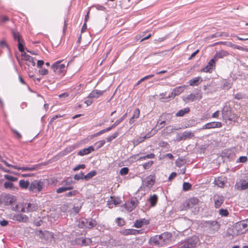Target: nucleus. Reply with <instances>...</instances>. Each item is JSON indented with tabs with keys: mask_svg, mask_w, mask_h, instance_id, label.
Wrapping results in <instances>:
<instances>
[{
	"mask_svg": "<svg viewBox=\"0 0 248 248\" xmlns=\"http://www.w3.org/2000/svg\"><path fill=\"white\" fill-rule=\"evenodd\" d=\"M185 89V86H181L174 88L171 92V94L169 95L168 98L173 99L176 96L181 94Z\"/></svg>",
	"mask_w": 248,
	"mask_h": 248,
	"instance_id": "nucleus-12",
	"label": "nucleus"
},
{
	"mask_svg": "<svg viewBox=\"0 0 248 248\" xmlns=\"http://www.w3.org/2000/svg\"><path fill=\"white\" fill-rule=\"evenodd\" d=\"M166 124H167V122H166V120H159V119L156 126H158L159 128L160 129L162 128Z\"/></svg>",
	"mask_w": 248,
	"mask_h": 248,
	"instance_id": "nucleus-43",
	"label": "nucleus"
},
{
	"mask_svg": "<svg viewBox=\"0 0 248 248\" xmlns=\"http://www.w3.org/2000/svg\"><path fill=\"white\" fill-rule=\"evenodd\" d=\"M66 191V188L65 187H59L56 190L57 193H61Z\"/></svg>",
	"mask_w": 248,
	"mask_h": 248,
	"instance_id": "nucleus-60",
	"label": "nucleus"
},
{
	"mask_svg": "<svg viewBox=\"0 0 248 248\" xmlns=\"http://www.w3.org/2000/svg\"><path fill=\"white\" fill-rule=\"evenodd\" d=\"M21 56L23 60L28 62L29 63L28 64L29 65H30V63H31L32 66H34L35 65V62L34 61L33 58L26 54V52L22 53Z\"/></svg>",
	"mask_w": 248,
	"mask_h": 248,
	"instance_id": "nucleus-19",
	"label": "nucleus"
},
{
	"mask_svg": "<svg viewBox=\"0 0 248 248\" xmlns=\"http://www.w3.org/2000/svg\"><path fill=\"white\" fill-rule=\"evenodd\" d=\"M4 186L7 189H12L14 186V185L11 182L6 181L4 184Z\"/></svg>",
	"mask_w": 248,
	"mask_h": 248,
	"instance_id": "nucleus-44",
	"label": "nucleus"
},
{
	"mask_svg": "<svg viewBox=\"0 0 248 248\" xmlns=\"http://www.w3.org/2000/svg\"><path fill=\"white\" fill-rule=\"evenodd\" d=\"M171 237V233L164 232L159 235H156L152 237L150 241L152 244L155 246L163 247L170 242Z\"/></svg>",
	"mask_w": 248,
	"mask_h": 248,
	"instance_id": "nucleus-1",
	"label": "nucleus"
},
{
	"mask_svg": "<svg viewBox=\"0 0 248 248\" xmlns=\"http://www.w3.org/2000/svg\"><path fill=\"white\" fill-rule=\"evenodd\" d=\"M129 169L127 167H124L121 169L120 174L121 175H125L128 173Z\"/></svg>",
	"mask_w": 248,
	"mask_h": 248,
	"instance_id": "nucleus-48",
	"label": "nucleus"
},
{
	"mask_svg": "<svg viewBox=\"0 0 248 248\" xmlns=\"http://www.w3.org/2000/svg\"><path fill=\"white\" fill-rule=\"evenodd\" d=\"M105 91H99L98 90H93L91 92L88 96L89 98H97L100 96L103 95Z\"/></svg>",
	"mask_w": 248,
	"mask_h": 248,
	"instance_id": "nucleus-16",
	"label": "nucleus"
},
{
	"mask_svg": "<svg viewBox=\"0 0 248 248\" xmlns=\"http://www.w3.org/2000/svg\"><path fill=\"white\" fill-rule=\"evenodd\" d=\"M12 168L22 171H33L35 170V167H18L17 166H12Z\"/></svg>",
	"mask_w": 248,
	"mask_h": 248,
	"instance_id": "nucleus-30",
	"label": "nucleus"
},
{
	"mask_svg": "<svg viewBox=\"0 0 248 248\" xmlns=\"http://www.w3.org/2000/svg\"><path fill=\"white\" fill-rule=\"evenodd\" d=\"M158 200L157 196L154 194L153 196H151L149 199V202H150L151 205L152 206H154L155 205Z\"/></svg>",
	"mask_w": 248,
	"mask_h": 248,
	"instance_id": "nucleus-31",
	"label": "nucleus"
},
{
	"mask_svg": "<svg viewBox=\"0 0 248 248\" xmlns=\"http://www.w3.org/2000/svg\"><path fill=\"white\" fill-rule=\"evenodd\" d=\"M38 235L40 237L44 239L46 241H51L53 238V235L48 231H45L43 232L42 231H40Z\"/></svg>",
	"mask_w": 248,
	"mask_h": 248,
	"instance_id": "nucleus-14",
	"label": "nucleus"
},
{
	"mask_svg": "<svg viewBox=\"0 0 248 248\" xmlns=\"http://www.w3.org/2000/svg\"><path fill=\"white\" fill-rule=\"evenodd\" d=\"M231 86V83L227 80H224L222 82V88L224 90H229Z\"/></svg>",
	"mask_w": 248,
	"mask_h": 248,
	"instance_id": "nucleus-37",
	"label": "nucleus"
},
{
	"mask_svg": "<svg viewBox=\"0 0 248 248\" xmlns=\"http://www.w3.org/2000/svg\"><path fill=\"white\" fill-rule=\"evenodd\" d=\"M198 241V238L196 236L190 237L183 242L179 248H194L196 246Z\"/></svg>",
	"mask_w": 248,
	"mask_h": 248,
	"instance_id": "nucleus-4",
	"label": "nucleus"
},
{
	"mask_svg": "<svg viewBox=\"0 0 248 248\" xmlns=\"http://www.w3.org/2000/svg\"><path fill=\"white\" fill-rule=\"evenodd\" d=\"M154 162L153 161H150L147 163H145L143 165V167L144 169L146 170L149 169L152 165L153 164Z\"/></svg>",
	"mask_w": 248,
	"mask_h": 248,
	"instance_id": "nucleus-49",
	"label": "nucleus"
},
{
	"mask_svg": "<svg viewBox=\"0 0 248 248\" xmlns=\"http://www.w3.org/2000/svg\"><path fill=\"white\" fill-rule=\"evenodd\" d=\"M155 179L154 175H150L148 176L144 180L145 186L149 187H152L155 183Z\"/></svg>",
	"mask_w": 248,
	"mask_h": 248,
	"instance_id": "nucleus-17",
	"label": "nucleus"
},
{
	"mask_svg": "<svg viewBox=\"0 0 248 248\" xmlns=\"http://www.w3.org/2000/svg\"><path fill=\"white\" fill-rule=\"evenodd\" d=\"M0 46L1 47H6L8 48V45L5 40H1L0 41Z\"/></svg>",
	"mask_w": 248,
	"mask_h": 248,
	"instance_id": "nucleus-62",
	"label": "nucleus"
},
{
	"mask_svg": "<svg viewBox=\"0 0 248 248\" xmlns=\"http://www.w3.org/2000/svg\"><path fill=\"white\" fill-rule=\"evenodd\" d=\"M149 221L145 219L137 220L134 224V227L137 228H141L143 224H148Z\"/></svg>",
	"mask_w": 248,
	"mask_h": 248,
	"instance_id": "nucleus-20",
	"label": "nucleus"
},
{
	"mask_svg": "<svg viewBox=\"0 0 248 248\" xmlns=\"http://www.w3.org/2000/svg\"><path fill=\"white\" fill-rule=\"evenodd\" d=\"M118 135H119V132H116L113 135H112L111 136H109L106 139H107V141L108 142H110L113 140H114V139L116 138L118 136Z\"/></svg>",
	"mask_w": 248,
	"mask_h": 248,
	"instance_id": "nucleus-41",
	"label": "nucleus"
},
{
	"mask_svg": "<svg viewBox=\"0 0 248 248\" xmlns=\"http://www.w3.org/2000/svg\"><path fill=\"white\" fill-rule=\"evenodd\" d=\"M18 48L19 50L22 53H23L24 52V46L22 44L21 41H19V42H18Z\"/></svg>",
	"mask_w": 248,
	"mask_h": 248,
	"instance_id": "nucleus-52",
	"label": "nucleus"
},
{
	"mask_svg": "<svg viewBox=\"0 0 248 248\" xmlns=\"http://www.w3.org/2000/svg\"><path fill=\"white\" fill-rule=\"evenodd\" d=\"M172 119V115L170 113L163 114L159 117V120H164L169 124Z\"/></svg>",
	"mask_w": 248,
	"mask_h": 248,
	"instance_id": "nucleus-26",
	"label": "nucleus"
},
{
	"mask_svg": "<svg viewBox=\"0 0 248 248\" xmlns=\"http://www.w3.org/2000/svg\"><path fill=\"white\" fill-rule=\"evenodd\" d=\"M24 204L26 207L27 212L34 211L36 210L37 208L36 206L34 204L32 203H25Z\"/></svg>",
	"mask_w": 248,
	"mask_h": 248,
	"instance_id": "nucleus-25",
	"label": "nucleus"
},
{
	"mask_svg": "<svg viewBox=\"0 0 248 248\" xmlns=\"http://www.w3.org/2000/svg\"><path fill=\"white\" fill-rule=\"evenodd\" d=\"M4 177L6 180L10 181L11 182L16 181L17 180V178L16 177H14L13 176H11V175H7V174L4 175Z\"/></svg>",
	"mask_w": 248,
	"mask_h": 248,
	"instance_id": "nucleus-42",
	"label": "nucleus"
},
{
	"mask_svg": "<svg viewBox=\"0 0 248 248\" xmlns=\"http://www.w3.org/2000/svg\"><path fill=\"white\" fill-rule=\"evenodd\" d=\"M202 226L207 228L209 233H213L217 232L220 227V224L217 221H205L202 223Z\"/></svg>",
	"mask_w": 248,
	"mask_h": 248,
	"instance_id": "nucleus-2",
	"label": "nucleus"
},
{
	"mask_svg": "<svg viewBox=\"0 0 248 248\" xmlns=\"http://www.w3.org/2000/svg\"><path fill=\"white\" fill-rule=\"evenodd\" d=\"M140 230L132 229H124L121 231V233L124 235H137L140 233Z\"/></svg>",
	"mask_w": 248,
	"mask_h": 248,
	"instance_id": "nucleus-15",
	"label": "nucleus"
},
{
	"mask_svg": "<svg viewBox=\"0 0 248 248\" xmlns=\"http://www.w3.org/2000/svg\"><path fill=\"white\" fill-rule=\"evenodd\" d=\"M96 224L95 220L92 219H87V225L86 226V228L91 229L95 227Z\"/></svg>",
	"mask_w": 248,
	"mask_h": 248,
	"instance_id": "nucleus-32",
	"label": "nucleus"
},
{
	"mask_svg": "<svg viewBox=\"0 0 248 248\" xmlns=\"http://www.w3.org/2000/svg\"><path fill=\"white\" fill-rule=\"evenodd\" d=\"M213 200L215 203V206L216 208H219L224 201V198L223 196L218 194H215L213 197Z\"/></svg>",
	"mask_w": 248,
	"mask_h": 248,
	"instance_id": "nucleus-10",
	"label": "nucleus"
},
{
	"mask_svg": "<svg viewBox=\"0 0 248 248\" xmlns=\"http://www.w3.org/2000/svg\"><path fill=\"white\" fill-rule=\"evenodd\" d=\"M19 185L22 189H26L28 187L29 188L30 184L29 181L22 179L19 181Z\"/></svg>",
	"mask_w": 248,
	"mask_h": 248,
	"instance_id": "nucleus-29",
	"label": "nucleus"
},
{
	"mask_svg": "<svg viewBox=\"0 0 248 248\" xmlns=\"http://www.w3.org/2000/svg\"><path fill=\"white\" fill-rule=\"evenodd\" d=\"M60 61L56 62L52 66L51 69L55 73L60 75L63 74L65 71V66L64 64H61Z\"/></svg>",
	"mask_w": 248,
	"mask_h": 248,
	"instance_id": "nucleus-5",
	"label": "nucleus"
},
{
	"mask_svg": "<svg viewBox=\"0 0 248 248\" xmlns=\"http://www.w3.org/2000/svg\"><path fill=\"white\" fill-rule=\"evenodd\" d=\"M94 7L96 8L98 10H101V11H105L106 10V8L102 5H96L94 6Z\"/></svg>",
	"mask_w": 248,
	"mask_h": 248,
	"instance_id": "nucleus-61",
	"label": "nucleus"
},
{
	"mask_svg": "<svg viewBox=\"0 0 248 248\" xmlns=\"http://www.w3.org/2000/svg\"><path fill=\"white\" fill-rule=\"evenodd\" d=\"M191 188V185L188 182H184L183 185V189L184 191H188Z\"/></svg>",
	"mask_w": 248,
	"mask_h": 248,
	"instance_id": "nucleus-39",
	"label": "nucleus"
},
{
	"mask_svg": "<svg viewBox=\"0 0 248 248\" xmlns=\"http://www.w3.org/2000/svg\"><path fill=\"white\" fill-rule=\"evenodd\" d=\"M222 126V124L219 122H213L208 123L204 125L202 128V129H211L215 128H219Z\"/></svg>",
	"mask_w": 248,
	"mask_h": 248,
	"instance_id": "nucleus-13",
	"label": "nucleus"
},
{
	"mask_svg": "<svg viewBox=\"0 0 248 248\" xmlns=\"http://www.w3.org/2000/svg\"><path fill=\"white\" fill-rule=\"evenodd\" d=\"M138 201L136 199L131 200L130 201H128L124 204L125 209L128 211L131 212L134 209L137 205Z\"/></svg>",
	"mask_w": 248,
	"mask_h": 248,
	"instance_id": "nucleus-9",
	"label": "nucleus"
},
{
	"mask_svg": "<svg viewBox=\"0 0 248 248\" xmlns=\"http://www.w3.org/2000/svg\"><path fill=\"white\" fill-rule=\"evenodd\" d=\"M247 160V157L245 156H240L237 160L236 162L244 163Z\"/></svg>",
	"mask_w": 248,
	"mask_h": 248,
	"instance_id": "nucleus-54",
	"label": "nucleus"
},
{
	"mask_svg": "<svg viewBox=\"0 0 248 248\" xmlns=\"http://www.w3.org/2000/svg\"><path fill=\"white\" fill-rule=\"evenodd\" d=\"M194 136V133L191 131H185L181 134H179L176 136V140L178 141L185 140Z\"/></svg>",
	"mask_w": 248,
	"mask_h": 248,
	"instance_id": "nucleus-8",
	"label": "nucleus"
},
{
	"mask_svg": "<svg viewBox=\"0 0 248 248\" xmlns=\"http://www.w3.org/2000/svg\"><path fill=\"white\" fill-rule=\"evenodd\" d=\"M77 193V190H73L72 191H70L66 194V196L68 197L70 196H73L76 195V194Z\"/></svg>",
	"mask_w": 248,
	"mask_h": 248,
	"instance_id": "nucleus-58",
	"label": "nucleus"
},
{
	"mask_svg": "<svg viewBox=\"0 0 248 248\" xmlns=\"http://www.w3.org/2000/svg\"><path fill=\"white\" fill-rule=\"evenodd\" d=\"M105 140H99L96 142V144H97V147L98 148H100L102 147L105 144Z\"/></svg>",
	"mask_w": 248,
	"mask_h": 248,
	"instance_id": "nucleus-56",
	"label": "nucleus"
},
{
	"mask_svg": "<svg viewBox=\"0 0 248 248\" xmlns=\"http://www.w3.org/2000/svg\"><path fill=\"white\" fill-rule=\"evenodd\" d=\"M155 157V155L153 153L148 154L146 155L140 156L139 158L140 160H144L149 158H154Z\"/></svg>",
	"mask_w": 248,
	"mask_h": 248,
	"instance_id": "nucleus-38",
	"label": "nucleus"
},
{
	"mask_svg": "<svg viewBox=\"0 0 248 248\" xmlns=\"http://www.w3.org/2000/svg\"><path fill=\"white\" fill-rule=\"evenodd\" d=\"M140 111L139 108H136L134 111L133 114V118H138L139 117Z\"/></svg>",
	"mask_w": 248,
	"mask_h": 248,
	"instance_id": "nucleus-53",
	"label": "nucleus"
},
{
	"mask_svg": "<svg viewBox=\"0 0 248 248\" xmlns=\"http://www.w3.org/2000/svg\"><path fill=\"white\" fill-rule=\"evenodd\" d=\"M215 184L219 187H223L225 184V178L220 177L215 180Z\"/></svg>",
	"mask_w": 248,
	"mask_h": 248,
	"instance_id": "nucleus-23",
	"label": "nucleus"
},
{
	"mask_svg": "<svg viewBox=\"0 0 248 248\" xmlns=\"http://www.w3.org/2000/svg\"><path fill=\"white\" fill-rule=\"evenodd\" d=\"M127 116V113L124 114L121 118L116 120L114 123L115 126H117L120 123H121L124 119Z\"/></svg>",
	"mask_w": 248,
	"mask_h": 248,
	"instance_id": "nucleus-47",
	"label": "nucleus"
},
{
	"mask_svg": "<svg viewBox=\"0 0 248 248\" xmlns=\"http://www.w3.org/2000/svg\"><path fill=\"white\" fill-rule=\"evenodd\" d=\"M219 214L221 216L227 217L229 215V212L227 209H221L219 211Z\"/></svg>",
	"mask_w": 248,
	"mask_h": 248,
	"instance_id": "nucleus-45",
	"label": "nucleus"
},
{
	"mask_svg": "<svg viewBox=\"0 0 248 248\" xmlns=\"http://www.w3.org/2000/svg\"><path fill=\"white\" fill-rule=\"evenodd\" d=\"M232 46L233 48H235V49H237L243 50V51H248V48H245L244 47H243L242 46H238V45H235V44L232 45Z\"/></svg>",
	"mask_w": 248,
	"mask_h": 248,
	"instance_id": "nucleus-51",
	"label": "nucleus"
},
{
	"mask_svg": "<svg viewBox=\"0 0 248 248\" xmlns=\"http://www.w3.org/2000/svg\"><path fill=\"white\" fill-rule=\"evenodd\" d=\"M222 116L224 120L232 121L234 118V115L232 113L230 108L227 106L224 107L222 110Z\"/></svg>",
	"mask_w": 248,
	"mask_h": 248,
	"instance_id": "nucleus-6",
	"label": "nucleus"
},
{
	"mask_svg": "<svg viewBox=\"0 0 248 248\" xmlns=\"http://www.w3.org/2000/svg\"><path fill=\"white\" fill-rule=\"evenodd\" d=\"M87 219L82 218L79 220L78 226L80 228H86Z\"/></svg>",
	"mask_w": 248,
	"mask_h": 248,
	"instance_id": "nucleus-33",
	"label": "nucleus"
},
{
	"mask_svg": "<svg viewBox=\"0 0 248 248\" xmlns=\"http://www.w3.org/2000/svg\"><path fill=\"white\" fill-rule=\"evenodd\" d=\"M48 70L46 69H42L39 71V73L42 75H46L48 74Z\"/></svg>",
	"mask_w": 248,
	"mask_h": 248,
	"instance_id": "nucleus-63",
	"label": "nucleus"
},
{
	"mask_svg": "<svg viewBox=\"0 0 248 248\" xmlns=\"http://www.w3.org/2000/svg\"><path fill=\"white\" fill-rule=\"evenodd\" d=\"M96 174V171L95 170H93L87 173L84 176V179L86 180H88L92 178Z\"/></svg>",
	"mask_w": 248,
	"mask_h": 248,
	"instance_id": "nucleus-35",
	"label": "nucleus"
},
{
	"mask_svg": "<svg viewBox=\"0 0 248 248\" xmlns=\"http://www.w3.org/2000/svg\"><path fill=\"white\" fill-rule=\"evenodd\" d=\"M23 207H22L21 208V209L20 210V209H19L20 208H19V205H16V207H15V210H16V211H19V212H27V211H26V207H25V206L24 204V205H23Z\"/></svg>",
	"mask_w": 248,
	"mask_h": 248,
	"instance_id": "nucleus-50",
	"label": "nucleus"
},
{
	"mask_svg": "<svg viewBox=\"0 0 248 248\" xmlns=\"http://www.w3.org/2000/svg\"><path fill=\"white\" fill-rule=\"evenodd\" d=\"M229 55V53L227 51L221 50L218 52H217V53L214 55V58L216 60V61H217V60L219 59H222L224 57L228 56Z\"/></svg>",
	"mask_w": 248,
	"mask_h": 248,
	"instance_id": "nucleus-18",
	"label": "nucleus"
},
{
	"mask_svg": "<svg viewBox=\"0 0 248 248\" xmlns=\"http://www.w3.org/2000/svg\"><path fill=\"white\" fill-rule=\"evenodd\" d=\"M202 81L201 77L195 78L189 80V83L190 86H197Z\"/></svg>",
	"mask_w": 248,
	"mask_h": 248,
	"instance_id": "nucleus-22",
	"label": "nucleus"
},
{
	"mask_svg": "<svg viewBox=\"0 0 248 248\" xmlns=\"http://www.w3.org/2000/svg\"><path fill=\"white\" fill-rule=\"evenodd\" d=\"M216 60L213 57L208 63L207 65L201 69L202 72H210V71L216 66Z\"/></svg>",
	"mask_w": 248,
	"mask_h": 248,
	"instance_id": "nucleus-11",
	"label": "nucleus"
},
{
	"mask_svg": "<svg viewBox=\"0 0 248 248\" xmlns=\"http://www.w3.org/2000/svg\"><path fill=\"white\" fill-rule=\"evenodd\" d=\"M44 186V183L40 180H34L29 186V190L33 193H38L41 191Z\"/></svg>",
	"mask_w": 248,
	"mask_h": 248,
	"instance_id": "nucleus-3",
	"label": "nucleus"
},
{
	"mask_svg": "<svg viewBox=\"0 0 248 248\" xmlns=\"http://www.w3.org/2000/svg\"><path fill=\"white\" fill-rule=\"evenodd\" d=\"M222 35V34L220 33V32H216L212 35H211L210 38H216V37H219V36H221Z\"/></svg>",
	"mask_w": 248,
	"mask_h": 248,
	"instance_id": "nucleus-64",
	"label": "nucleus"
},
{
	"mask_svg": "<svg viewBox=\"0 0 248 248\" xmlns=\"http://www.w3.org/2000/svg\"><path fill=\"white\" fill-rule=\"evenodd\" d=\"M12 33L15 40L17 41L18 42H19V41H21L20 39L21 36L20 35V33L18 31H12Z\"/></svg>",
	"mask_w": 248,
	"mask_h": 248,
	"instance_id": "nucleus-36",
	"label": "nucleus"
},
{
	"mask_svg": "<svg viewBox=\"0 0 248 248\" xmlns=\"http://www.w3.org/2000/svg\"><path fill=\"white\" fill-rule=\"evenodd\" d=\"M199 202V200L196 198H190L188 202H186V205L188 208H191V205H194L197 204Z\"/></svg>",
	"mask_w": 248,
	"mask_h": 248,
	"instance_id": "nucleus-28",
	"label": "nucleus"
},
{
	"mask_svg": "<svg viewBox=\"0 0 248 248\" xmlns=\"http://www.w3.org/2000/svg\"><path fill=\"white\" fill-rule=\"evenodd\" d=\"M177 176V173L176 172H172L168 178V180L169 181H171L174 178H175Z\"/></svg>",
	"mask_w": 248,
	"mask_h": 248,
	"instance_id": "nucleus-59",
	"label": "nucleus"
},
{
	"mask_svg": "<svg viewBox=\"0 0 248 248\" xmlns=\"http://www.w3.org/2000/svg\"><path fill=\"white\" fill-rule=\"evenodd\" d=\"M111 201H108V204L109 205V206H110L111 203H113L115 205L119 204V202L118 201H117L115 199H113L112 197H111ZM109 207H110V206H109Z\"/></svg>",
	"mask_w": 248,
	"mask_h": 248,
	"instance_id": "nucleus-55",
	"label": "nucleus"
},
{
	"mask_svg": "<svg viewBox=\"0 0 248 248\" xmlns=\"http://www.w3.org/2000/svg\"><path fill=\"white\" fill-rule=\"evenodd\" d=\"M198 97V94L191 93L187 96L186 99L191 101H194Z\"/></svg>",
	"mask_w": 248,
	"mask_h": 248,
	"instance_id": "nucleus-40",
	"label": "nucleus"
},
{
	"mask_svg": "<svg viewBox=\"0 0 248 248\" xmlns=\"http://www.w3.org/2000/svg\"><path fill=\"white\" fill-rule=\"evenodd\" d=\"M190 111L189 108H186L179 110L175 114L176 117L184 116L186 113H188Z\"/></svg>",
	"mask_w": 248,
	"mask_h": 248,
	"instance_id": "nucleus-27",
	"label": "nucleus"
},
{
	"mask_svg": "<svg viewBox=\"0 0 248 248\" xmlns=\"http://www.w3.org/2000/svg\"><path fill=\"white\" fill-rule=\"evenodd\" d=\"M16 201V198L14 196H8L6 197V203L7 205L13 204Z\"/></svg>",
	"mask_w": 248,
	"mask_h": 248,
	"instance_id": "nucleus-34",
	"label": "nucleus"
},
{
	"mask_svg": "<svg viewBox=\"0 0 248 248\" xmlns=\"http://www.w3.org/2000/svg\"><path fill=\"white\" fill-rule=\"evenodd\" d=\"M94 150L92 146H89L87 148H84L78 153V155H84L90 154L91 152Z\"/></svg>",
	"mask_w": 248,
	"mask_h": 248,
	"instance_id": "nucleus-21",
	"label": "nucleus"
},
{
	"mask_svg": "<svg viewBox=\"0 0 248 248\" xmlns=\"http://www.w3.org/2000/svg\"><path fill=\"white\" fill-rule=\"evenodd\" d=\"M85 168V165L84 164H80V165H78V166H77V167L74 168L73 169V170L74 171H77L79 169H84Z\"/></svg>",
	"mask_w": 248,
	"mask_h": 248,
	"instance_id": "nucleus-57",
	"label": "nucleus"
},
{
	"mask_svg": "<svg viewBox=\"0 0 248 248\" xmlns=\"http://www.w3.org/2000/svg\"><path fill=\"white\" fill-rule=\"evenodd\" d=\"M85 175H84V173L82 172H81L79 174H75L74 176V179L77 180H79L80 179H84Z\"/></svg>",
	"mask_w": 248,
	"mask_h": 248,
	"instance_id": "nucleus-46",
	"label": "nucleus"
},
{
	"mask_svg": "<svg viewBox=\"0 0 248 248\" xmlns=\"http://www.w3.org/2000/svg\"><path fill=\"white\" fill-rule=\"evenodd\" d=\"M235 188L239 190H245L248 188V176L247 179H242L237 182L235 185Z\"/></svg>",
	"mask_w": 248,
	"mask_h": 248,
	"instance_id": "nucleus-7",
	"label": "nucleus"
},
{
	"mask_svg": "<svg viewBox=\"0 0 248 248\" xmlns=\"http://www.w3.org/2000/svg\"><path fill=\"white\" fill-rule=\"evenodd\" d=\"M15 218L17 221L23 222H26L29 219L28 217L26 215L21 214L17 215L15 216Z\"/></svg>",
	"mask_w": 248,
	"mask_h": 248,
	"instance_id": "nucleus-24",
	"label": "nucleus"
}]
</instances>
